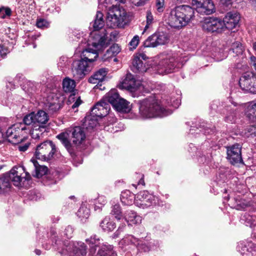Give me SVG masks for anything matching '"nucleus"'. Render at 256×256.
Listing matches in <instances>:
<instances>
[{
    "instance_id": "obj_16",
    "label": "nucleus",
    "mask_w": 256,
    "mask_h": 256,
    "mask_svg": "<svg viewBox=\"0 0 256 256\" xmlns=\"http://www.w3.org/2000/svg\"><path fill=\"white\" fill-rule=\"evenodd\" d=\"M202 26L204 30L212 32H220L224 30V24L222 20L214 17L204 19Z\"/></svg>"
},
{
    "instance_id": "obj_6",
    "label": "nucleus",
    "mask_w": 256,
    "mask_h": 256,
    "mask_svg": "<svg viewBox=\"0 0 256 256\" xmlns=\"http://www.w3.org/2000/svg\"><path fill=\"white\" fill-rule=\"evenodd\" d=\"M29 180L30 178V174L26 172L25 168L23 166H14L10 170L8 174L2 179H0L2 186L4 188H9L10 187L11 181L16 186H19L22 179Z\"/></svg>"
},
{
    "instance_id": "obj_17",
    "label": "nucleus",
    "mask_w": 256,
    "mask_h": 256,
    "mask_svg": "<svg viewBox=\"0 0 256 256\" xmlns=\"http://www.w3.org/2000/svg\"><path fill=\"white\" fill-rule=\"evenodd\" d=\"M191 4L202 14H210L214 12V6L212 0H192Z\"/></svg>"
},
{
    "instance_id": "obj_30",
    "label": "nucleus",
    "mask_w": 256,
    "mask_h": 256,
    "mask_svg": "<svg viewBox=\"0 0 256 256\" xmlns=\"http://www.w3.org/2000/svg\"><path fill=\"white\" fill-rule=\"evenodd\" d=\"M30 162L34 168L35 174H33L34 176L39 178L47 173L48 168L46 166H40L34 158H32Z\"/></svg>"
},
{
    "instance_id": "obj_28",
    "label": "nucleus",
    "mask_w": 256,
    "mask_h": 256,
    "mask_svg": "<svg viewBox=\"0 0 256 256\" xmlns=\"http://www.w3.org/2000/svg\"><path fill=\"white\" fill-rule=\"evenodd\" d=\"M136 196L134 194L128 190L122 192L120 196L122 202L126 206L132 205L136 201Z\"/></svg>"
},
{
    "instance_id": "obj_60",
    "label": "nucleus",
    "mask_w": 256,
    "mask_h": 256,
    "mask_svg": "<svg viewBox=\"0 0 256 256\" xmlns=\"http://www.w3.org/2000/svg\"><path fill=\"white\" fill-rule=\"evenodd\" d=\"M220 3L226 6H228L232 4V0H220Z\"/></svg>"
},
{
    "instance_id": "obj_2",
    "label": "nucleus",
    "mask_w": 256,
    "mask_h": 256,
    "mask_svg": "<svg viewBox=\"0 0 256 256\" xmlns=\"http://www.w3.org/2000/svg\"><path fill=\"white\" fill-rule=\"evenodd\" d=\"M138 104L140 116L142 118L164 117L172 112L170 110L164 108L160 102L154 97H149L139 100Z\"/></svg>"
},
{
    "instance_id": "obj_62",
    "label": "nucleus",
    "mask_w": 256,
    "mask_h": 256,
    "mask_svg": "<svg viewBox=\"0 0 256 256\" xmlns=\"http://www.w3.org/2000/svg\"><path fill=\"white\" fill-rule=\"evenodd\" d=\"M122 0H104L106 3H112L114 1L121 2Z\"/></svg>"
},
{
    "instance_id": "obj_51",
    "label": "nucleus",
    "mask_w": 256,
    "mask_h": 256,
    "mask_svg": "<svg viewBox=\"0 0 256 256\" xmlns=\"http://www.w3.org/2000/svg\"><path fill=\"white\" fill-rule=\"evenodd\" d=\"M156 8L158 12H162L165 8L164 0H156Z\"/></svg>"
},
{
    "instance_id": "obj_8",
    "label": "nucleus",
    "mask_w": 256,
    "mask_h": 256,
    "mask_svg": "<svg viewBox=\"0 0 256 256\" xmlns=\"http://www.w3.org/2000/svg\"><path fill=\"white\" fill-rule=\"evenodd\" d=\"M48 240H42V246L46 250L52 248L58 251L61 255L65 254L68 252L67 241L63 240L56 233L54 228H51L48 233Z\"/></svg>"
},
{
    "instance_id": "obj_29",
    "label": "nucleus",
    "mask_w": 256,
    "mask_h": 256,
    "mask_svg": "<svg viewBox=\"0 0 256 256\" xmlns=\"http://www.w3.org/2000/svg\"><path fill=\"white\" fill-rule=\"evenodd\" d=\"M45 132H46V126H32L30 134L32 138L40 140L44 138Z\"/></svg>"
},
{
    "instance_id": "obj_34",
    "label": "nucleus",
    "mask_w": 256,
    "mask_h": 256,
    "mask_svg": "<svg viewBox=\"0 0 256 256\" xmlns=\"http://www.w3.org/2000/svg\"><path fill=\"white\" fill-rule=\"evenodd\" d=\"M246 113L250 118L256 120V100L246 104Z\"/></svg>"
},
{
    "instance_id": "obj_58",
    "label": "nucleus",
    "mask_w": 256,
    "mask_h": 256,
    "mask_svg": "<svg viewBox=\"0 0 256 256\" xmlns=\"http://www.w3.org/2000/svg\"><path fill=\"white\" fill-rule=\"evenodd\" d=\"M250 66L255 70V74H256V58L254 56H250Z\"/></svg>"
},
{
    "instance_id": "obj_56",
    "label": "nucleus",
    "mask_w": 256,
    "mask_h": 256,
    "mask_svg": "<svg viewBox=\"0 0 256 256\" xmlns=\"http://www.w3.org/2000/svg\"><path fill=\"white\" fill-rule=\"evenodd\" d=\"M30 143L29 142H26L24 144H21L18 146V150L22 152H26L30 146Z\"/></svg>"
},
{
    "instance_id": "obj_21",
    "label": "nucleus",
    "mask_w": 256,
    "mask_h": 256,
    "mask_svg": "<svg viewBox=\"0 0 256 256\" xmlns=\"http://www.w3.org/2000/svg\"><path fill=\"white\" fill-rule=\"evenodd\" d=\"M110 110L109 104L102 100L92 108L91 114L94 116L102 118L106 116Z\"/></svg>"
},
{
    "instance_id": "obj_55",
    "label": "nucleus",
    "mask_w": 256,
    "mask_h": 256,
    "mask_svg": "<svg viewBox=\"0 0 256 256\" xmlns=\"http://www.w3.org/2000/svg\"><path fill=\"white\" fill-rule=\"evenodd\" d=\"M68 61V58L64 56H61L58 62V66L60 68H63L66 66Z\"/></svg>"
},
{
    "instance_id": "obj_61",
    "label": "nucleus",
    "mask_w": 256,
    "mask_h": 256,
    "mask_svg": "<svg viewBox=\"0 0 256 256\" xmlns=\"http://www.w3.org/2000/svg\"><path fill=\"white\" fill-rule=\"evenodd\" d=\"M125 225H122V226H120L117 231L114 234V238H116L118 237L119 233L120 231L122 230V229L124 226Z\"/></svg>"
},
{
    "instance_id": "obj_12",
    "label": "nucleus",
    "mask_w": 256,
    "mask_h": 256,
    "mask_svg": "<svg viewBox=\"0 0 256 256\" xmlns=\"http://www.w3.org/2000/svg\"><path fill=\"white\" fill-rule=\"evenodd\" d=\"M170 41V36L165 32L156 31L149 36L144 42V46L146 48H156L165 45Z\"/></svg>"
},
{
    "instance_id": "obj_5",
    "label": "nucleus",
    "mask_w": 256,
    "mask_h": 256,
    "mask_svg": "<svg viewBox=\"0 0 256 256\" xmlns=\"http://www.w3.org/2000/svg\"><path fill=\"white\" fill-rule=\"evenodd\" d=\"M127 18V14L124 8L112 6L107 12L106 24L112 28H123L126 24Z\"/></svg>"
},
{
    "instance_id": "obj_22",
    "label": "nucleus",
    "mask_w": 256,
    "mask_h": 256,
    "mask_svg": "<svg viewBox=\"0 0 256 256\" xmlns=\"http://www.w3.org/2000/svg\"><path fill=\"white\" fill-rule=\"evenodd\" d=\"M122 86L130 92H136L140 90L142 86L138 80H136L133 78L131 74H128L122 82Z\"/></svg>"
},
{
    "instance_id": "obj_1",
    "label": "nucleus",
    "mask_w": 256,
    "mask_h": 256,
    "mask_svg": "<svg viewBox=\"0 0 256 256\" xmlns=\"http://www.w3.org/2000/svg\"><path fill=\"white\" fill-rule=\"evenodd\" d=\"M148 58L144 53L134 55L132 60V70L136 73L154 72L163 75L174 72L180 68V60L176 53L162 54L160 60L158 64L147 62Z\"/></svg>"
},
{
    "instance_id": "obj_54",
    "label": "nucleus",
    "mask_w": 256,
    "mask_h": 256,
    "mask_svg": "<svg viewBox=\"0 0 256 256\" xmlns=\"http://www.w3.org/2000/svg\"><path fill=\"white\" fill-rule=\"evenodd\" d=\"M73 231L72 228L68 226L66 228L64 232V234L66 238H70L72 237Z\"/></svg>"
},
{
    "instance_id": "obj_57",
    "label": "nucleus",
    "mask_w": 256,
    "mask_h": 256,
    "mask_svg": "<svg viewBox=\"0 0 256 256\" xmlns=\"http://www.w3.org/2000/svg\"><path fill=\"white\" fill-rule=\"evenodd\" d=\"M16 2L21 6H23V5L26 4H30L32 2H34V0H16Z\"/></svg>"
},
{
    "instance_id": "obj_42",
    "label": "nucleus",
    "mask_w": 256,
    "mask_h": 256,
    "mask_svg": "<svg viewBox=\"0 0 256 256\" xmlns=\"http://www.w3.org/2000/svg\"><path fill=\"white\" fill-rule=\"evenodd\" d=\"M23 89L25 92L32 94L34 92L36 91V86L34 82L28 81L23 86Z\"/></svg>"
},
{
    "instance_id": "obj_7",
    "label": "nucleus",
    "mask_w": 256,
    "mask_h": 256,
    "mask_svg": "<svg viewBox=\"0 0 256 256\" xmlns=\"http://www.w3.org/2000/svg\"><path fill=\"white\" fill-rule=\"evenodd\" d=\"M86 241L90 246L88 256H116V254L112 251V246L101 244V240L96 235L92 236Z\"/></svg>"
},
{
    "instance_id": "obj_38",
    "label": "nucleus",
    "mask_w": 256,
    "mask_h": 256,
    "mask_svg": "<svg viewBox=\"0 0 256 256\" xmlns=\"http://www.w3.org/2000/svg\"><path fill=\"white\" fill-rule=\"evenodd\" d=\"M240 244L242 245L241 250H240L242 256H256V250L252 248L253 244L248 243V246L242 244Z\"/></svg>"
},
{
    "instance_id": "obj_24",
    "label": "nucleus",
    "mask_w": 256,
    "mask_h": 256,
    "mask_svg": "<svg viewBox=\"0 0 256 256\" xmlns=\"http://www.w3.org/2000/svg\"><path fill=\"white\" fill-rule=\"evenodd\" d=\"M141 240L137 239L136 238L132 235H128L122 238L120 243L124 246H132L134 247H136L138 250H144L147 252L149 250L148 246H144V244H140Z\"/></svg>"
},
{
    "instance_id": "obj_10",
    "label": "nucleus",
    "mask_w": 256,
    "mask_h": 256,
    "mask_svg": "<svg viewBox=\"0 0 256 256\" xmlns=\"http://www.w3.org/2000/svg\"><path fill=\"white\" fill-rule=\"evenodd\" d=\"M56 151V146L52 142L46 140L36 146L35 156L37 159L48 161L52 159Z\"/></svg>"
},
{
    "instance_id": "obj_52",
    "label": "nucleus",
    "mask_w": 256,
    "mask_h": 256,
    "mask_svg": "<svg viewBox=\"0 0 256 256\" xmlns=\"http://www.w3.org/2000/svg\"><path fill=\"white\" fill-rule=\"evenodd\" d=\"M140 42V37L138 35L134 36L129 42V46L130 48L135 49L138 46Z\"/></svg>"
},
{
    "instance_id": "obj_64",
    "label": "nucleus",
    "mask_w": 256,
    "mask_h": 256,
    "mask_svg": "<svg viewBox=\"0 0 256 256\" xmlns=\"http://www.w3.org/2000/svg\"><path fill=\"white\" fill-rule=\"evenodd\" d=\"M252 48L255 52V54L256 55V42H254L252 44Z\"/></svg>"
},
{
    "instance_id": "obj_33",
    "label": "nucleus",
    "mask_w": 256,
    "mask_h": 256,
    "mask_svg": "<svg viewBox=\"0 0 256 256\" xmlns=\"http://www.w3.org/2000/svg\"><path fill=\"white\" fill-rule=\"evenodd\" d=\"M100 227L105 232H111L116 227V224L112 221L108 216L101 221L100 224Z\"/></svg>"
},
{
    "instance_id": "obj_49",
    "label": "nucleus",
    "mask_w": 256,
    "mask_h": 256,
    "mask_svg": "<svg viewBox=\"0 0 256 256\" xmlns=\"http://www.w3.org/2000/svg\"><path fill=\"white\" fill-rule=\"evenodd\" d=\"M236 112L235 110L230 109V112L227 114L225 118V120L228 122L232 123L235 121Z\"/></svg>"
},
{
    "instance_id": "obj_20",
    "label": "nucleus",
    "mask_w": 256,
    "mask_h": 256,
    "mask_svg": "<svg viewBox=\"0 0 256 256\" xmlns=\"http://www.w3.org/2000/svg\"><path fill=\"white\" fill-rule=\"evenodd\" d=\"M103 14L100 12H98L93 22L90 23V26H92L94 30L90 33V36H91V34L94 32L98 34L100 36L105 35L106 38V42H107V34L106 32V30H102V32L100 33L99 30H100L102 29L104 26V21L103 18Z\"/></svg>"
},
{
    "instance_id": "obj_23",
    "label": "nucleus",
    "mask_w": 256,
    "mask_h": 256,
    "mask_svg": "<svg viewBox=\"0 0 256 256\" xmlns=\"http://www.w3.org/2000/svg\"><path fill=\"white\" fill-rule=\"evenodd\" d=\"M240 16L237 12H229L226 14L222 22L224 24V29L232 30L238 24Z\"/></svg>"
},
{
    "instance_id": "obj_19",
    "label": "nucleus",
    "mask_w": 256,
    "mask_h": 256,
    "mask_svg": "<svg viewBox=\"0 0 256 256\" xmlns=\"http://www.w3.org/2000/svg\"><path fill=\"white\" fill-rule=\"evenodd\" d=\"M71 140L72 144L74 147H77L84 143L86 140V134L84 128L80 126H75L72 129Z\"/></svg>"
},
{
    "instance_id": "obj_3",
    "label": "nucleus",
    "mask_w": 256,
    "mask_h": 256,
    "mask_svg": "<svg viewBox=\"0 0 256 256\" xmlns=\"http://www.w3.org/2000/svg\"><path fill=\"white\" fill-rule=\"evenodd\" d=\"M108 46L105 35L100 36L94 32L91 34L88 42V48L82 51V58L92 65L98 56V52Z\"/></svg>"
},
{
    "instance_id": "obj_53",
    "label": "nucleus",
    "mask_w": 256,
    "mask_h": 256,
    "mask_svg": "<svg viewBox=\"0 0 256 256\" xmlns=\"http://www.w3.org/2000/svg\"><path fill=\"white\" fill-rule=\"evenodd\" d=\"M4 44L2 42H0V60L8 52V50Z\"/></svg>"
},
{
    "instance_id": "obj_45",
    "label": "nucleus",
    "mask_w": 256,
    "mask_h": 256,
    "mask_svg": "<svg viewBox=\"0 0 256 256\" xmlns=\"http://www.w3.org/2000/svg\"><path fill=\"white\" fill-rule=\"evenodd\" d=\"M98 124L97 120L92 118V116H88L86 118L85 126L90 128H94Z\"/></svg>"
},
{
    "instance_id": "obj_31",
    "label": "nucleus",
    "mask_w": 256,
    "mask_h": 256,
    "mask_svg": "<svg viewBox=\"0 0 256 256\" xmlns=\"http://www.w3.org/2000/svg\"><path fill=\"white\" fill-rule=\"evenodd\" d=\"M86 246L82 242H78L74 244L72 251L70 256H86Z\"/></svg>"
},
{
    "instance_id": "obj_41",
    "label": "nucleus",
    "mask_w": 256,
    "mask_h": 256,
    "mask_svg": "<svg viewBox=\"0 0 256 256\" xmlns=\"http://www.w3.org/2000/svg\"><path fill=\"white\" fill-rule=\"evenodd\" d=\"M230 50L235 54L236 56H240L243 54L244 48L240 42H236L232 44Z\"/></svg>"
},
{
    "instance_id": "obj_13",
    "label": "nucleus",
    "mask_w": 256,
    "mask_h": 256,
    "mask_svg": "<svg viewBox=\"0 0 256 256\" xmlns=\"http://www.w3.org/2000/svg\"><path fill=\"white\" fill-rule=\"evenodd\" d=\"M48 120L47 113L40 110L36 113L32 112L26 114L23 118V122L27 126H46Z\"/></svg>"
},
{
    "instance_id": "obj_44",
    "label": "nucleus",
    "mask_w": 256,
    "mask_h": 256,
    "mask_svg": "<svg viewBox=\"0 0 256 256\" xmlns=\"http://www.w3.org/2000/svg\"><path fill=\"white\" fill-rule=\"evenodd\" d=\"M106 202L105 196H99L96 200H95V210L98 209H100L102 206H104Z\"/></svg>"
},
{
    "instance_id": "obj_9",
    "label": "nucleus",
    "mask_w": 256,
    "mask_h": 256,
    "mask_svg": "<svg viewBox=\"0 0 256 256\" xmlns=\"http://www.w3.org/2000/svg\"><path fill=\"white\" fill-rule=\"evenodd\" d=\"M25 125L24 123H16L10 127L6 132L8 140L14 144L22 142L25 138L23 136L27 133Z\"/></svg>"
},
{
    "instance_id": "obj_15",
    "label": "nucleus",
    "mask_w": 256,
    "mask_h": 256,
    "mask_svg": "<svg viewBox=\"0 0 256 256\" xmlns=\"http://www.w3.org/2000/svg\"><path fill=\"white\" fill-rule=\"evenodd\" d=\"M92 65L86 60L81 58L76 60L72 64V74L76 80H80L92 68Z\"/></svg>"
},
{
    "instance_id": "obj_48",
    "label": "nucleus",
    "mask_w": 256,
    "mask_h": 256,
    "mask_svg": "<svg viewBox=\"0 0 256 256\" xmlns=\"http://www.w3.org/2000/svg\"><path fill=\"white\" fill-rule=\"evenodd\" d=\"M75 100L76 101L72 106V108L73 109L78 108L82 103V100L80 99V97L76 98L74 94H71L68 98L69 101L70 102L72 100L74 102Z\"/></svg>"
},
{
    "instance_id": "obj_36",
    "label": "nucleus",
    "mask_w": 256,
    "mask_h": 256,
    "mask_svg": "<svg viewBox=\"0 0 256 256\" xmlns=\"http://www.w3.org/2000/svg\"><path fill=\"white\" fill-rule=\"evenodd\" d=\"M46 108L50 113L54 114L60 108V105L58 102L57 98H54L52 102H50L47 100V102L45 104Z\"/></svg>"
},
{
    "instance_id": "obj_18",
    "label": "nucleus",
    "mask_w": 256,
    "mask_h": 256,
    "mask_svg": "<svg viewBox=\"0 0 256 256\" xmlns=\"http://www.w3.org/2000/svg\"><path fill=\"white\" fill-rule=\"evenodd\" d=\"M241 148L240 145L238 144L226 147L227 158L232 164L242 162Z\"/></svg>"
},
{
    "instance_id": "obj_11",
    "label": "nucleus",
    "mask_w": 256,
    "mask_h": 256,
    "mask_svg": "<svg viewBox=\"0 0 256 256\" xmlns=\"http://www.w3.org/2000/svg\"><path fill=\"white\" fill-rule=\"evenodd\" d=\"M134 204L140 208H147L158 204V198L148 191L144 190L136 195Z\"/></svg>"
},
{
    "instance_id": "obj_27",
    "label": "nucleus",
    "mask_w": 256,
    "mask_h": 256,
    "mask_svg": "<svg viewBox=\"0 0 256 256\" xmlns=\"http://www.w3.org/2000/svg\"><path fill=\"white\" fill-rule=\"evenodd\" d=\"M108 72L106 68H100L89 78L88 82L94 84H98L104 80Z\"/></svg>"
},
{
    "instance_id": "obj_39",
    "label": "nucleus",
    "mask_w": 256,
    "mask_h": 256,
    "mask_svg": "<svg viewBox=\"0 0 256 256\" xmlns=\"http://www.w3.org/2000/svg\"><path fill=\"white\" fill-rule=\"evenodd\" d=\"M75 82L69 78H65L62 82V88L66 92H73L75 90Z\"/></svg>"
},
{
    "instance_id": "obj_35",
    "label": "nucleus",
    "mask_w": 256,
    "mask_h": 256,
    "mask_svg": "<svg viewBox=\"0 0 256 256\" xmlns=\"http://www.w3.org/2000/svg\"><path fill=\"white\" fill-rule=\"evenodd\" d=\"M128 104L126 100L120 98L112 106L118 112H127L130 110Z\"/></svg>"
},
{
    "instance_id": "obj_40",
    "label": "nucleus",
    "mask_w": 256,
    "mask_h": 256,
    "mask_svg": "<svg viewBox=\"0 0 256 256\" xmlns=\"http://www.w3.org/2000/svg\"><path fill=\"white\" fill-rule=\"evenodd\" d=\"M121 50V48L118 44H114L106 52V58H110L116 56Z\"/></svg>"
},
{
    "instance_id": "obj_32",
    "label": "nucleus",
    "mask_w": 256,
    "mask_h": 256,
    "mask_svg": "<svg viewBox=\"0 0 256 256\" xmlns=\"http://www.w3.org/2000/svg\"><path fill=\"white\" fill-rule=\"evenodd\" d=\"M120 98V96L117 90L114 89L107 93L102 100L108 104H110L113 106Z\"/></svg>"
},
{
    "instance_id": "obj_43",
    "label": "nucleus",
    "mask_w": 256,
    "mask_h": 256,
    "mask_svg": "<svg viewBox=\"0 0 256 256\" xmlns=\"http://www.w3.org/2000/svg\"><path fill=\"white\" fill-rule=\"evenodd\" d=\"M111 214L114 216L116 218L120 220L122 218L120 206L119 204H115L112 206Z\"/></svg>"
},
{
    "instance_id": "obj_26",
    "label": "nucleus",
    "mask_w": 256,
    "mask_h": 256,
    "mask_svg": "<svg viewBox=\"0 0 256 256\" xmlns=\"http://www.w3.org/2000/svg\"><path fill=\"white\" fill-rule=\"evenodd\" d=\"M124 218L128 225H136L142 222V218L132 210H128L124 214Z\"/></svg>"
},
{
    "instance_id": "obj_46",
    "label": "nucleus",
    "mask_w": 256,
    "mask_h": 256,
    "mask_svg": "<svg viewBox=\"0 0 256 256\" xmlns=\"http://www.w3.org/2000/svg\"><path fill=\"white\" fill-rule=\"evenodd\" d=\"M146 25L144 27V30L148 29L154 22L153 16L150 11L148 10L146 14Z\"/></svg>"
},
{
    "instance_id": "obj_37",
    "label": "nucleus",
    "mask_w": 256,
    "mask_h": 256,
    "mask_svg": "<svg viewBox=\"0 0 256 256\" xmlns=\"http://www.w3.org/2000/svg\"><path fill=\"white\" fill-rule=\"evenodd\" d=\"M90 213V210L89 208L84 204H82L78 210L76 215L80 218V220L82 222H86V220L88 218Z\"/></svg>"
},
{
    "instance_id": "obj_50",
    "label": "nucleus",
    "mask_w": 256,
    "mask_h": 256,
    "mask_svg": "<svg viewBox=\"0 0 256 256\" xmlns=\"http://www.w3.org/2000/svg\"><path fill=\"white\" fill-rule=\"evenodd\" d=\"M36 26L38 28H46L50 26V23L44 19L40 18L37 20Z\"/></svg>"
},
{
    "instance_id": "obj_25",
    "label": "nucleus",
    "mask_w": 256,
    "mask_h": 256,
    "mask_svg": "<svg viewBox=\"0 0 256 256\" xmlns=\"http://www.w3.org/2000/svg\"><path fill=\"white\" fill-rule=\"evenodd\" d=\"M56 138L58 139L65 148L67 150L70 155H72L74 152V146L69 140V133L68 132H61L56 136Z\"/></svg>"
},
{
    "instance_id": "obj_59",
    "label": "nucleus",
    "mask_w": 256,
    "mask_h": 256,
    "mask_svg": "<svg viewBox=\"0 0 256 256\" xmlns=\"http://www.w3.org/2000/svg\"><path fill=\"white\" fill-rule=\"evenodd\" d=\"M170 103V104L172 105V106L174 108H178L180 104V100L178 98L172 101L171 100Z\"/></svg>"
},
{
    "instance_id": "obj_4",
    "label": "nucleus",
    "mask_w": 256,
    "mask_h": 256,
    "mask_svg": "<svg viewBox=\"0 0 256 256\" xmlns=\"http://www.w3.org/2000/svg\"><path fill=\"white\" fill-rule=\"evenodd\" d=\"M194 11L188 6L182 5L171 10L168 18V23L171 27L180 28L186 26L194 17Z\"/></svg>"
},
{
    "instance_id": "obj_47",
    "label": "nucleus",
    "mask_w": 256,
    "mask_h": 256,
    "mask_svg": "<svg viewBox=\"0 0 256 256\" xmlns=\"http://www.w3.org/2000/svg\"><path fill=\"white\" fill-rule=\"evenodd\" d=\"M12 14V10L10 8L8 7L2 6L0 8V18H5L6 17L10 16Z\"/></svg>"
},
{
    "instance_id": "obj_63",
    "label": "nucleus",
    "mask_w": 256,
    "mask_h": 256,
    "mask_svg": "<svg viewBox=\"0 0 256 256\" xmlns=\"http://www.w3.org/2000/svg\"><path fill=\"white\" fill-rule=\"evenodd\" d=\"M142 176H142V178L138 181V184H142V185L144 184V180L142 178Z\"/></svg>"
},
{
    "instance_id": "obj_14",
    "label": "nucleus",
    "mask_w": 256,
    "mask_h": 256,
    "mask_svg": "<svg viewBox=\"0 0 256 256\" xmlns=\"http://www.w3.org/2000/svg\"><path fill=\"white\" fill-rule=\"evenodd\" d=\"M239 84L241 88L250 93H256V74L246 72L240 77Z\"/></svg>"
}]
</instances>
